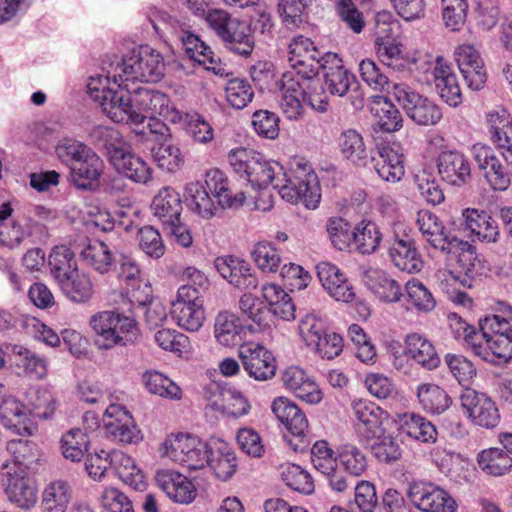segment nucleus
<instances>
[{
	"instance_id": "obj_1",
	"label": "nucleus",
	"mask_w": 512,
	"mask_h": 512,
	"mask_svg": "<svg viewBox=\"0 0 512 512\" xmlns=\"http://www.w3.org/2000/svg\"><path fill=\"white\" fill-rule=\"evenodd\" d=\"M122 304L114 310L102 311L91 317L90 325L98 335L95 344L99 349H111L116 345L133 344L139 336L133 317L132 300L120 294Z\"/></svg>"
},
{
	"instance_id": "obj_2",
	"label": "nucleus",
	"mask_w": 512,
	"mask_h": 512,
	"mask_svg": "<svg viewBox=\"0 0 512 512\" xmlns=\"http://www.w3.org/2000/svg\"><path fill=\"white\" fill-rule=\"evenodd\" d=\"M274 189L288 202H303L309 209H315L321 198L317 175L304 164L297 169L284 171L276 177Z\"/></svg>"
},
{
	"instance_id": "obj_3",
	"label": "nucleus",
	"mask_w": 512,
	"mask_h": 512,
	"mask_svg": "<svg viewBox=\"0 0 512 512\" xmlns=\"http://www.w3.org/2000/svg\"><path fill=\"white\" fill-rule=\"evenodd\" d=\"M165 63L162 55L149 46L132 50L116 67L113 77L123 81L158 82L165 75Z\"/></svg>"
},
{
	"instance_id": "obj_4",
	"label": "nucleus",
	"mask_w": 512,
	"mask_h": 512,
	"mask_svg": "<svg viewBox=\"0 0 512 512\" xmlns=\"http://www.w3.org/2000/svg\"><path fill=\"white\" fill-rule=\"evenodd\" d=\"M228 160L236 173L245 176L252 186L260 189L269 184L274 187L276 177L283 170L278 162L268 161L260 153L246 148L230 151Z\"/></svg>"
},
{
	"instance_id": "obj_5",
	"label": "nucleus",
	"mask_w": 512,
	"mask_h": 512,
	"mask_svg": "<svg viewBox=\"0 0 512 512\" xmlns=\"http://www.w3.org/2000/svg\"><path fill=\"white\" fill-rule=\"evenodd\" d=\"M323 71L325 87L331 95L347 96L354 110L364 107V96L356 77L342 65V60L336 53L326 52Z\"/></svg>"
},
{
	"instance_id": "obj_6",
	"label": "nucleus",
	"mask_w": 512,
	"mask_h": 512,
	"mask_svg": "<svg viewBox=\"0 0 512 512\" xmlns=\"http://www.w3.org/2000/svg\"><path fill=\"white\" fill-rule=\"evenodd\" d=\"M391 95L406 115L418 125L432 126L442 119L441 108L407 84H394Z\"/></svg>"
},
{
	"instance_id": "obj_7",
	"label": "nucleus",
	"mask_w": 512,
	"mask_h": 512,
	"mask_svg": "<svg viewBox=\"0 0 512 512\" xmlns=\"http://www.w3.org/2000/svg\"><path fill=\"white\" fill-rule=\"evenodd\" d=\"M165 454L174 462L190 471L205 468L209 463L211 450L207 443L191 435H177L165 442Z\"/></svg>"
},
{
	"instance_id": "obj_8",
	"label": "nucleus",
	"mask_w": 512,
	"mask_h": 512,
	"mask_svg": "<svg viewBox=\"0 0 512 512\" xmlns=\"http://www.w3.org/2000/svg\"><path fill=\"white\" fill-rule=\"evenodd\" d=\"M272 411L277 419L285 426L291 437L287 442L295 452H304L310 441L307 438L308 420L302 410L285 397H279L272 403Z\"/></svg>"
},
{
	"instance_id": "obj_9",
	"label": "nucleus",
	"mask_w": 512,
	"mask_h": 512,
	"mask_svg": "<svg viewBox=\"0 0 512 512\" xmlns=\"http://www.w3.org/2000/svg\"><path fill=\"white\" fill-rule=\"evenodd\" d=\"M393 15L389 11H380L375 16V45L381 62L393 70L404 68L402 46L392 37Z\"/></svg>"
},
{
	"instance_id": "obj_10",
	"label": "nucleus",
	"mask_w": 512,
	"mask_h": 512,
	"mask_svg": "<svg viewBox=\"0 0 512 512\" xmlns=\"http://www.w3.org/2000/svg\"><path fill=\"white\" fill-rule=\"evenodd\" d=\"M171 315L187 331L195 332L202 327L205 320L203 302L194 286L184 285L179 288L177 300L172 303Z\"/></svg>"
},
{
	"instance_id": "obj_11",
	"label": "nucleus",
	"mask_w": 512,
	"mask_h": 512,
	"mask_svg": "<svg viewBox=\"0 0 512 512\" xmlns=\"http://www.w3.org/2000/svg\"><path fill=\"white\" fill-rule=\"evenodd\" d=\"M115 81V78L113 77ZM104 94L101 96L102 100L99 102L103 111L114 122L117 123H132L139 124V113L132 108V93L128 88V81L123 78L114 82L112 89H105Z\"/></svg>"
},
{
	"instance_id": "obj_12",
	"label": "nucleus",
	"mask_w": 512,
	"mask_h": 512,
	"mask_svg": "<svg viewBox=\"0 0 512 512\" xmlns=\"http://www.w3.org/2000/svg\"><path fill=\"white\" fill-rule=\"evenodd\" d=\"M408 497L423 512H456V501L442 488L432 483L410 484Z\"/></svg>"
},
{
	"instance_id": "obj_13",
	"label": "nucleus",
	"mask_w": 512,
	"mask_h": 512,
	"mask_svg": "<svg viewBox=\"0 0 512 512\" xmlns=\"http://www.w3.org/2000/svg\"><path fill=\"white\" fill-rule=\"evenodd\" d=\"M311 460L315 469L326 478L331 489L343 492L348 488V479L338 468V455L335 456L326 441L319 440L314 443L311 448Z\"/></svg>"
},
{
	"instance_id": "obj_14",
	"label": "nucleus",
	"mask_w": 512,
	"mask_h": 512,
	"mask_svg": "<svg viewBox=\"0 0 512 512\" xmlns=\"http://www.w3.org/2000/svg\"><path fill=\"white\" fill-rule=\"evenodd\" d=\"M0 482L9 501L21 509H30L37 502V486L33 480L17 472L12 473L8 465L0 470Z\"/></svg>"
},
{
	"instance_id": "obj_15",
	"label": "nucleus",
	"mask_w": 512,
	"mask_h": 512,
	"mask_svg": "<svg viewBox=\"0 0 512 512\" xmlns=\"http://www.w3.org/2000/svg\"><path fill=\"white\" fill-rule=\"evenodd\" d=\"M461 405L471 420L484 428H494L500 421L495 402L484 393L467 389L461 395Z\"/></svg>"
},
{
	"instance_id": "obj_16",
	"label": "nucleus",
	"mask_w": 512,
	"mask_h": 512,
	"mask_svg": "<svg viewBox=\"0 0 512 512\" xmlns=\"http://www.w3.org/2000/svg\"><path fill=\"white\" fill-rule=\"evenodd\" d=\"M214 265L224 279L241 291L250 292L259 284L250 265L242 259L233 256L217 257Z\"/></svg>"
},
{
	"instance_id": "obj_17",
	"label": "nucleus",
	"mask_w": 512,
	"mask_h": 512,
	"mask_svg": "<svg viewBox=\"0 0 512 512\" xmlns=\"http://www.w3.org/2000/svg\"><path fill=\"white\" fill-rule=\"evenodd\" d=\"M467 346L474 355L489 363H496V359L505 362L512 359V333H501L489 339H483V335L474 334L469 337Z\"/></svg>"
},
{
	"instance_id": "obj_18",
	"label": "nucleus",
	"mask_w": 512,
	"mask_h": 512,
	"mask_svg": "<svg viewBox=\"0 0 512 512\" xmlns=\"http://www.w3.org/2000/svg\"><path fill=\"white\" fill-rule=\"evenodd\" d=\"M441 179L453 186H464L471 180V166L466 156L458 151H442L437 158Z\"/></svg>"
},
{
	"instance_id": "obj_19",
	"label": "nucleus",
	"mask_w": 512,
	"mask_h": 512,
	"mask_svg": "<svg viewBox=\"0 0 512 512\" xmlns=\"http://www.w3.org/2000/svg\"><path fill=\"white\" fill-rule=\"evenodd\" d=\"M104 427L106 433L119 442L131 444L140 439V431L130 413L121 406L110 405L105 410Z\"/></svg>"
},
{
	"instance_id": "obj_20",
	"label": "nucleus",
	"mask_w": 512,
	"mask_h": 512,
	"mask_svg": "<svg viewBox=\"0 0 512 512\" xmlns=\"http://www.w3.org/2000/svg\"><path fill=\"white\" fill-rule=\"evenodd\" d=\"M240 358L245 371L257 381L271 379L276 372V360L265 347H244L240 351Z\"/></svg>"
},
{
	"instance_id": "obj_21",
	"label": "nucleus",
	"mask_w": 512,
	"mask_h": 512,
	"mask_svg": "<svg viewBox=\"0 0 512 512\" xmlns=\"http://www.w3.org/2000/svg\"><path fill=\"white\" fill-rule=\"evenodd\" d=\"M316 269L323 288L331 297L345 303L354 299L355 293L352 284L336 265L330 262H320Z\"/></svg>"
},
{
	"instance_id": "obj_22",
	"label": "nucleus",
	"mask_w": 512,
	"mask_h": 512,
	"mask_svg": "<svg viewBox=\"0 0 512 512\" xmlns=\"http://www.w3.org/2000/svg\"><path fill=\"white\" fill-rule=\"evenodd\" d=\"M157 486L175 502L188 504L196 497L194 484L184 475L173 470H161L156 473Z\"/></svg>"
},
{
	"instance_id": "obj_23",
	"label": "nucleus",
	"mask_w": 512,
	"mask_h": 512,
	"mask_svg": "<svg viewBox=\"0 0 512 512\" xmlns=\"http://www.w3.org/2000/svg\"><path fill=\"white\" fill-rule=\"evenodd\" d=\"M104 171V162L101 157L92 150L90 153L72 166L70 169L71 183L80 190H93L98 186L99 179Z\"/></svg>"
},
{
	"instance_id": "obj_24",
	"label": "nucleus",
	"mask_w": 512,
	"mask_h": 512,
	"mask_svg": "<svg viewBox=\"0 0 512 512\" xmlns=\"http://www.w3.org/2000/svg\"><path fill=\"white\" fill-rule=\"evenodd\" d=\"M352 409L358 421L357 433L362 440L381 433L385 412L379 406L371 401L361 399L353 402Z\"/></svg>"
},
{
	"instance_id": "obj_25",
	"label": "nucleus",
	"mask_w": 512,
	"mask_h": 512,
	"mask_svg": "<svg viewBox=\"0 0 512 512\" xmlns=\"http://www.w3.org/2000/svg\"><path fill=\"white\" fill-rule=\"evenodd\" d=\"M370 162L373 163L378 176L387 182L396 183L404 176L402 155L388 145L377 147Z\"/></svg>"
},
{
	"instance_id": "obj_26",
	"label": "nucleus",
	"mask_w": 512,
	"mask_h": 512,
	"mask_svg": "<svg viewBox=\"0 0 512 512\" xmlns=\"http://www.w3.org/2000/svg\"><path fill=\"white\" fill-rule=\"evenodd\" d=\"M168 97L157 90L138 87L132 92V108L139 113V124L148 117L163 115L168 110Z\"/></svg>"
},
{
	"instance_id": "obj_27",
	"label": "nucleus",
	"mask_w": 512,
	"mask_h": 512,
	"mask_svg": "<svg viewBox=\"0 0 512 512\" xmlns=\"http://www.w3.org/2000/svg\"><path fill=\"white\" fill-rule=\"evenodd\" d=\"M205 187L218 199L222 208H238L245 201L244 192L232 195L228 178L219 169H212L205 175Z\"/></svg>"
},
{
	"instance_id": "obj_28",
	"label": "nucleus",
	"mask_w": 512,
	"mask_h": 512,
	"mask_svg": "<svg viewBox=\"0 0 512 512\" xmlns=\"http://www.w3.org/2000/svg\"><path fill=\"white\" fill-rule=\"evenodd\" d=\"M111 164L118 173L135 183L147 184L152 179L150 166L131 151L130 146L124 150Z\"/></svg>"
},
{
	"instance_id": "obj_29",
	"label": "nucleus",
	"mask_w": 512,
	"mask_h": 512,
	"mask_svg": "<svg viewBox=\"0 0 512 512\" xmlns=\"http://www.w3.org/2000/svg\"><path fill=\"white\" fill-rule=\"evenodd\" d=\"M364 279L370 290L383 302H398L402 297L400 284L385 271L369 268L364 272Z\"/></svg>"
},
{
	"instance_id": "obj_30",
	"label": "nucleus",
	"mask_w": 512,
	"mask_h": 512,
	"mask_svg": "<svg viewBox=\"0 0 512 512\" xmlns=\"http://www.w3.org/2000/svg\"><path fill=\"white\" fill-rule=\"evenodd\" d=\"M339 147L344 159L360 168L368 165L373 154L366 148L362 135L354 129H347L341 133Z\"/></svg>"
},
{
	"instance_id": "obj_31",
	"label": "nucleus",
	"mask_w": 512,
	"mask_h": 512,
	"mask_svg": "<svg viewBox=\"0 0 512 512\" xmlns=\"http://www.w3.org/2000/svg\"><path fill=\"white\" fill-rule=\"evenodd\" d=\"M405 352L427 370H433L440 364V357L433 344L417 333L406 336Z\"/></svg>"
},
{
	"instance_id": "obj_32",
	"label": "nucleus",
	"mask_w": 512,
	"mask_h": 512,
	"mask_svg": "<svg viewBox=\"0 0 512 512\" xmlns=\"http://www.w3.org/2000/svg\"><path fill=\"white\" fill-rule=\"evenodd\" d=\"M393 264L408 273H417L423 267V261L410 239H395L389 248Z\"/></svg>"
},
{
	"instance_id": "obj_33",
	"label": "nucleus",
	"mask_w": 512,
	"mask_h": 512,
	"mask_svg": "<svg viewBox=\"0 0 512 512\" xmlns=\"http://www.w3.org/2000/svg\"><path fill=\"white\" fill-rule=\"evenodd\" d=\"M225 47L235 54L247 57L254 49V39L249 25L237 19L220 38Z\"/></svg>"
},
{
	"instance_id": "obj_34",
	"label": "nucleus",
	"mask_w": 512,
	"mask_h": 512,
	"mask_svg": "<svg viewBox=\"0 0 512 512\" xmlns=\"http://www.w3.org/2000/svg\"><path fill=\"white\" fill-rule=\"evenodd\" d=\"M151 209L163 225L172 223L181 215L182 201L178 192L170 187L162 188L153 198Z\"/></svg>"
},
{
	"instance_id": "obj_35",
	"label": "nucleus",
	"mask_w": 512,
	"mask_h": 512,
	"mask_svg": "<svg viewBox=\"0 0 512 512\" xmlns=\"http://www.w3.org/2000/svg\"><path fill=\"white\" fill-rule=\"evenodd\" d=\"M89 137L96 147L105 150L110 163L129 147L122 134L112 127L96 126Z\"/></svg>"
},
{
	"instance_id": "obj_36",
	"label": "nucleus",
	"mask_w": 512,
	"mask_h": 512,
	"mask_svg": "<svg viewBox=\"0 0 512 512\" xmlns=\"http://www.w3.org/2000/svg\"><path fill=\"white\" fill-rule=\"evenodd\" d=\"M214 388L216 398L209 404L212 409L233 417H240L248 413L250 405L239 391L230 388L221 389L218 386Z\"/></svg>"
},
{
	"instance_id": "obj_37",
	"label": "nucleus",
	"mask_w": 512,
	"mask_h": 512,
	"mask_svg": "<svg viewBox=\"0 0 512 512\" xmlns=\"http://www.w3.org/2000/svg\"><path fill=\"white\" fill-rule=\"evenodd\" d=\"M459 325L460 327L457 330V333L459 336H463L467 345L469 344V337L474 336V334H480L483 335V339H489L490 337H496L501 333H512V328L509 322L498 315H491L481 319L479 321V330L462 321H459Z\"/></svg>"
},
{
	"instance_id": "obj_38",
	"label": "nucleus",
	"mask_w": 512,
	"mask_h": 512,
	"mask_svg": "<svg viewBox=\"0 0 512 512\" xmlns=\"http://www.w3.org/2000/svg\"><path fill=\"white\" fill-rule=\"evenodd\" d=\"M466 228L478 239L486 242H496L499 229L496 221L486 212L467 209L463 213Z\"/></svg>"
},
{
	"instance_id": "obj_39",
	"label": "nucleus",
	"mask_w": 512,
	"mask_h": 512,
	"mask_svg": "<svg viewBox=\"0 0 512 512\" xmlns=\"http://www.w3.org/2000/svg\"><path fill=\"white\" fill-rule=\"evenodd\" d=\"M25 407L8 392L0 398V421L8 429L14 430L18 434L22 431L31 434L26 425Z\"/></svg>"
},
{
	"instance_id": "obj_40",
	"label": "nucleus",
	"mask_w": 512,
	"mask_h": 512,
	"mask_svg": "<svg viewBox=\"0 0 512 512\" xmlns=\"http://www.w3.org/2000/svg\"><path fill=\"white\" fill-rule=\"evenodd\" d=\"M435 87L440 97L450 106L456 107L461 103V90L451 68L437 62L433 70Z\"/></svg>"
},
{
	"instance_id": "obj_41",
	"label": "nucleus",
	"mask_w": 512,
	"mask_h": 512,
	"mask_svg": "<svg viewBox=\"0 0 512 512\" xmlns=\"http://www.w3.org/2000/svg\"><path fill=\"white\" fill-rule=\"evenodd\" d=\"M280 107L288 119L297 120L304 111L305 88L299 81L285 80L281 87Z\"/></svg>"
},
{
	"instance_id": "obj_42",
	"label": "nucleus",
	"mask_w": 512,
	"mask_h": 512,
	"mask_svg": "<svg viewBox=\"0 0 512 512\" xmlns=\"http://www.w3.org/2000/svg\"><path fill=\"white\" fill-rule=\"evenodd\" d=\"M150 297L151 288L147 284H144L142 294L138 295L137 291L132 292L133 317L135 318L136 311H141L145 315L147 324L157 327L166 320L167 313L161 303L153 302Z\"/></svg>"
},
{
	"instance_id": "obj_43",
	"label": "nucleus",
	"mask_w": 512,
	"mask_h": 512,
	"mask_svg": "<svg viewBox=\"0 0 512 512\" xmlns=\"http://www.w3.org/2000/svg\"><path fill=\"white\" fill-rule=\"evenodd\" d=\"M72 498V488L64 480L50 482L42 494L43 512H66Z\"/></svg>"
},
{
	"instance_id": "obj_44",
	"label": "nucleus",
	"mask_w": 512,
	"mask_h": 512,
	"mask_svg": "<svg viewBox=\"0 0 512 512\" xmlns=\"http://www.w3.org/2000/svg\"><path fill=\"white\" fill-rule=\"evenodd\" d=\"M184 197L189 208L202 218L209 219L215 215L216 206L204 184L188 183L185 186Z\"/></svg>"
},
{
	"instance_id": "obj_45",
	"label": "nucleus",
	"mask_w": 512,
	"mask_h": 512,
	"mask_svg": "<svg viewBox=\"0 0 512 512\" xmlns=\"http://www.w3.org/2000/svg\"><path fill=\"white\" fill-rule=\"evenodd\" d=\"M479 467L488 475L502 476L512 468V457L506 449L489 448L477 456Z\"/></svg>"
},
{
	"instance_id": "obj_46",
	"label": "nucleus",
	"mask_w": 512,
	"mask_h": 512,
	"mask_svg": "<svg viewBox=\"0 0 512 512\" xmlns=\"http://www.w3.org/2000/svg\"><path fill=\"white\" fill-rule=\"evenodd\" d=\"M363 441L380 462L390 463L397 461L401 457L402 450L400 444L395 437L385 433L384 427L379 435L366 437Z\"/></svg>"
},
{
	"instance_id": "obj_47",
	"label": "nucleus",
	"mask_w": 512,
	"mask_h": 512,
	"mask_svg": "<svg viewBox=\"0 0 512 512\" xmlns=\"http://www.w3.org/2000/svg\"><path fill=\"white\" fill-rule=\"evenodd\" d=\"M242 328L240 320L235 314L222 311L215 318L214 335L219 344L234 346L241 340Z\"/></svg>"
},
{
	"instance_id": "obj_48",
	"label": "nucleus",
	"mask_w": 512,
	"mask_h": 512,
	"mask_svg": "<svg viewBox=\"0 0 512 512\" xmlns=\"http://www.w3.org/2000/svg\"><path fill=\"white\" fill-rule=\"evenodd\" d=\"M400 432L422 443H434L438 435L436 427L430 421L416 414L405 415Z\"/></svg>"
},
{
	"instance_id": "obj_49",
	"label": "nucleus",
	"mask_w": 512,
	"mask_h": 512,
	"mask_svg": "<svg viewBox=\"0 0 512 512\" xmlns=\"http://www.w3.org/2000/svg\"><path fill=\"white\" fill-rule=\"evenodd\" d=\"M10 356L14 358L16 366L24 369L25 373L29 376L36 379H42L46 376V360L32 351L20 345H11Z\"/></svg>"
},
{
	"instance_id": "obj_50",
	"label": "nucleus",
	"mask_w": 512,
	"mask_h": 512,
	"mask_svg": "<svg viewBox=\"0 0 512 512\" xmlns=\"http://www.w3.org/2000/svg\"><path fill=\"white\" fill-rule=\"evenodd\" d=\"M117 252H112L103 241H90L81 250L82 259L100 273L107 272L114 263V256Z\"/></svg>"
},
{
	"instance_id": "obj_51",
	"label": "nucleus",
	"mask_w": 512,
	"mask_h": 512,
	"mask_svg": "<svg viewBox=\"0 0 512 512\" xmlns=\"http://www.w3.org/2000/svg\"><path fill=\"white\" fill-rule=\"evenodd\" d=\"M7 451L21 473L32 470L38 462V450L34 442L27 439H13L7 442Z\"/></svg>"
},
{
	"instance_id": "obj_52",
	"label": "nucleus",
	"mask_w": 512,
	"mask_h": 512,
	"mask_svg": "<svg viewBox=\"0 0 512 512\" xmlns=\"http://www.w3.org/2000/svg\"><path fill=\"white\" fill-rule=\"evenodd\" d=\"M181 40L186 54L190 59L203 65L209 63L213 66H208L207 69L213 70L216 74L220 73L221 68L215 66L217 61L213 51L197 35L185 31L181 36Z\"/></svg>"
},
{
	"instance_id": "obj_53",
	"label": "nucleus",
	"mask_w": 512,
	"mask_h": 512,
	"mask_svg": "<svg viewBox=\"0 0 512 512\" xmlns=\"http://www.w3.org/2000/svg\"><path fill=\"white\" fill-rule=\"evenodd\" d=\"M382 240L378 226L371 221H361L354 227L352 245L361 254L374 253Z\"/></svg>"
},
{
	"instance_id": "obj_54",
	"label": "nucleus",
	"mask_w": 512,
	"mask_h": 512,
	"mask_svg": "<svg viewBox=\"0 0 512 512\" xmlns=\"http://www.w3.org/2000/svg\"><path fill=\"white\" fill-rule=\"evenodd\" d=\"M416 224L425 240L433 248L440 249V247H443L447 233L435 214L427 210L419 211Z\"/></svg>"
},
{
	"instance_id": "obj_55",
	"label": "nucleus",
	"mask_w": 512,
	"mask_h": 512,
	"mask_svg": "<svg viewBox=\"0 0 512 512\" xmlns=\"http://www.w3.org/2000/svg\"><path fill=\"white\" fill-rule=\"evenodd\" d=\"M67 297L74 302H86L93 294L89 277L77 269L58 283Z\"/></svg>"
},
{
	"instance_id": "obj_56",
	"label": "nucleus",
	"mask_w": 512,
	"mask_h": 512,
	"mask_svg": "<svg viewBox=\"0 0 512 512\" xmlns=\"http://www.w3.org/2000/svg\"><path fill=\"white\" fill-rule=\"evenodd\" d=\"M417 396L423 408L432 413L440 414L450 405V398L447 393L435 384L420 385Z\"/></svg>"
},
{
	"instance_id": "obj_57",
	"label": "nucleus",
	"mask_w": 512,
	"mask_h": 512,
	"mask_svg": "<svg viewBox=\"0 0 512 512\" xmlns=\"http://www.w3.org/2000/svg\"><path fill=\"white\" fill-rule=\"evenodd\" d=\"M27 408L32 416L47 420L56 410V401L49 390L36 389L28 393Z\"/></svg>"
},
{
	"instance_id": "obj_58",
	"label": "nucleus",
	"mask_w": 512,
	"mask_h": 512,
	"mask_svg": "<svg viewBox=\"0 0 512 512\" xmlns=\"http://www.w3.org/2000/svg\"><path fill=\"white\" fill-rule=\"evenodd\" d=\"M143 382L146 389L152 394L169 399L181 398L182 392L180 387L157 371L145 372L143 374Z\"/></svg>"
},
{
	"instance_id": "obj_59",
	"label": "nucleus",
	"mask_w": 512,
	"mask_h": 512,
	"mask_svg": "<svg viewBox=\"0 0 512 512\" xmlns=\"http://www.w3.org/2000/svg\"><path fill=\"white\" fill-rule=\"evenodd\" d=\"M326 230L332 245L340 250L348 249L353 242L354 227L343 218L331 217L326 224Z\"/></svg>"
},
{
	"instance_id": "obj_60",
	"label": "nucleus",
	"mask_w": 512,
	"mask_h": 512,
	"mask_svg": "<svg viewBox=\"0 0 512 512\" xmlns=\"http://www.w3.org/2000/svg\"><path fill=\"white\" fill-rule=\"evenodd\" d=\"M92 150L85 143L71 138L62 139L55 147L57 158L69 169L75 166Z\"/></svg>"
},
{
	"instance_id": "obj_61",
	"label": "nucleus",
	"mask_w": 512,
	"mask_h": 512,
	"mask_svg": "<svg viewBox=\"0 0 512 512\" xmlns=\"http://www.w3.org/2000/svg\"><path fill=\"white\" fill-rule=\"evenodd\" d=\"M281 471L282 480L291 489L310 494L314 491V482L311 475L297 464L283 465Z\"/></svg>"
},
{
	"instance_id": "obj_62",
	"label": "nucleus",
	"mask_w": 512,
	"mask_h": 512,
	"mask_svg": "<svg viewBox=\"0 0 512 512\" xmlns=\"http://www.w3.org/2000/svg\"><path fill=\"white\" fill-rule=\"evenodd\" d=\"M307 0H280L278 11L283 23L289 28L308 22Z\"/></svg>"
},
{
	"instance_id": "obj_63",
	"label": "nucleus",
	"mask_w": 512,
	"mask_h": 512,
	"mask_svg": "<svg viewBox=\"0 0 512 512\" xmlns=\"http://www.w3.org/2000/svg\"><path fill=\"white\" fill-rule=\"evenodd\" d=\"M289 62L300 64L304 61L321 60L325 53L321 52L310 38L298 35L293 37L289 46Z\"/></svg>"
},
{
	"instance_id": "obj_64",
	"label": "nucleus",
	"mask_w": 512,
	"mask_h": 512,
	"mask_svg": "<svg viewBox=\"0 0 512 512\" xmlns=\"http://www.w3.org/2000/svg\"><path fill=\"white\" fill-rule=\"evenodd\" d=\"M88 443L89 439L85 433L80 429H71L62 436V454L66 459L78 462L84 457Z\"/></svg>"
}]
</instances>
